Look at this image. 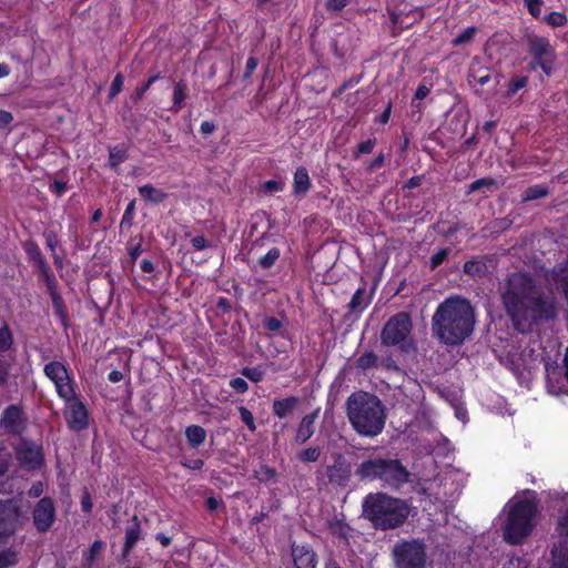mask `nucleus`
<instances>
[{
    "mask_svg": "<svg viewBox=\"0 0 568 568\" xmlns=\"http://www.w3.org/2000/svg\"><path fill=\"white\" fill-rule=\"evenodd\" d=\"M500 298L506 314L520 333L531 324L554 315L552 305L545 300L534 278L527 273H511L500 287Z\"/></svg>",
    "mask_w": 568,
    "mask_h": 568,
    "instance_id": "1",
    "label": "nucleus"
},
{
    "mask_svg": "<svg viewBox=\"0 0 568 568\" xmlns=\"http://www.w3.org/2000/svg\"><path fill=\"white\" fill-rule=\"evenodd\" d=\"M475 323V308L470 302L450 296L437 306L432 317V331L443 344L457 346L471 335Z\"/></svg>",
    "mask_w": 568,
    "mask_h": 568,
    "instance_id": "2",
    "label": "nucleus"
},
{
    "mask_svg": "<svg viewBox=\"0 0 568 568\" xmlns=\"http://www.w3.org/2000/svg\"><path fill=\"white\" fill-rule=\"evenodd\" d=\"M346 416L352 428L363 437H376L385 428L386 407L382 399L369 392L352 393L345 403Z\"/></svg>",
    "mask_w": 568,
    "mask_h": 568,
    "instance_id": "3",
    "label": "nucleus"
},
{
    "mask_svg": "<svg viewBox=\"0 0 568 568\" xmlns=\"http://www.w3.org/2000/svg\"><path fill=\"white\" fill-rule=\"evenodd\" d=\"M408 504L386 493H369L362 504L363 517L378 530H390L402 526L408 518Z\"/></svg>",
    "mask_w": 568,
    "mask_h": 568,
    "instance_id": "4",
    "label": "nucleus"
},
{
    "mask_svg": "<svg viewBox=\"0 0 568 568\" xmlns=\"http://www.w3.org/2000/svg\"><path fill=\"white\" fill-rule=\"evenodd\" d=\"M361 481L379 480L384 487L400 489L410 481L412 473L397 458H367L355 469Z\"/></svg>",
    "mask_w": 568,
    "mask_h": 568,
    "instance_id": "5",
    "label": "nucleus"
},
{
    "mask_svg": "<svg viewBox=\"0 0 568 568\" xmlns=\"http://www.w3.org/2000/svg\"><path fill=\"white\" fill-rule=\"evenodd\" d=\"M507 510L508 517L504 527V539L508 544L516 545L531 532L537 505L531 498H513L507 504Z\"/></svg>",
    "mask_w": 568,
    "mask_h": 568,
    "instance_id": "6",
    "label": "nucleus"
},
{
    "mask_svg": "<svg viewBox=\"0 0 568 568\" xmlns=\"http://www.w3.org/2000/svg\"><path fill=\"white\" fill-rule=\"evenodd\" d=\"M413 323L406 312L390 316L381 331V344L387 347H397L403 353L415 348L412 338Z\"/></svg>",
    "mask_w": 568,
    "mask_h": 568,
    "instance_id": "7",
    "label": "nucleus"
},
{
    "mask_svg": "<svg viewBox=\"0 0 568 568\" xmlns=\"http://www.w3.org/2000/svg\"><path fill=\"white\" fill-rule=\"evenodd\" d=\"M525 42L527 51L532 58L529 63L530 69L537 70L540 68L547 75H550L554 71L557 54L549 39L536 33H527Z\"/></svg>",
    "mask_w": 568,
    "mask_h": 568,
    "instance_id": "8",
    "label": "nucleus"
},
{
    "mask_svg": "<svg viewBox=\"0 0 568 568\" xmlns=\"http://www.w3.org/2000/svg\"><path fill=\"white\" fill-rule=\"evenodd\" d=\"M395 568H425L426 545L423 540H402L393 548Z\"/></svg>",
    "mask_w": 568,
    "mask_h": 568,
    "instance_id": "9",
    "label": "nucleus"
},
{
    "mask_svg": "<svg viewBox=\"0 0 568 568\" xmlns=\"http://www.w3.org/2000/svg\"><path fill=\"white\" fill-rule=\"evenodd\" d=\"M44 375L53 382L58 395L62 399H68L73 396L74 388L72 386L71 377L69 376L67 367L58 361L49 362L43 368Z\"/></svg>",
    "mask_w": 568,
    "mask_h": 568,
    "instance_id": "10",
    "label": "nucleus"
},
{
    "mask_svg": "<svg viewBox=\"0 0 568 568\" xmlns=\"http://www.w3.org/2000/svg\"><path fill=\"white\" fill-rule=\"evenodd\" d=\"M333 463L326 467L328 484L333 487L345 488L352 478V465L341 453L332 455Z\"/></svg>",
    "mask_w": 568,
    "mask_h": 568,
    "instance_id": "11",
    "label": "nucleus"
},
{
    "mask_svg": "<svg viewBox=\"0 0 568 568\" xmlns=\"http://www.w3.org/2000/svg\"><path fill=\"white\" fill-rule=\"evenodd\" d=\"M0 427L10 435H21L27 428V416L20 405L7 406L0 418Z\"/></svg>",
    "mask_w": 568,
    "mask_h": 568,
    "instance_id": "12",
    "label": "nucleus"
},
{
    "mask_svg": "<svg viewBox=\"0 0 568 568\" xmlns=\"http://www.w3.org/2000/svg\"><path fill=\"white\" fill-rule=\"evenodd\" d=\"M64 400L67 403L64 418L69 428L74 432L85 429L88 427V410L85 405L79 399L75 392H73L72 397Z\"/></svg>",
    "mask_w": 568,
    "mask_h": 568,
    "instance_id": "13",
    "label": "nucleus"
},
{
    "mask_svg": "<svg viewBox=\"0 0 568 568\" xmlns=\"http://www.w3.org/2000/svg\"><path fill=\"white\" fill-rule=\"evenodd\" d=\"M19 513L11 500H0V544H6L16 532Z\"/></svg>",
    "mask_w": 568,
    "mask_h": 568,
    "instance_id": "14",
    "label": "nucleus"
},
{
    "mask_svg": "<svg viewBox=\"0 0 568 568\" xmlns=\"http://www.w3.org/2000/svg\"><path fill=\"white\" fill-rule=\"evenodd\" d=\"M55 508L53 501L48 498H41L33 509V524L39 531H47L54 521Z\"/></svg>",
    "mask_w": 568,
    "mask_h": 568,
    "instance_id": "15",
    "label": "nucleus"
},
{
    "mask_svg": "<svg viewBox=\"0 0 568 568\" xmlns=\"http://www.w3.org/2000/svg\"><path fill=\"white\" fill-rule=\"evenodd\" d=\"M291 556L293 566L288 568H316L317 556L315 551L306 545H291Z\"/></svg>",
    "mask_w": 568,
    "mask_h": 568,
    "instance_id": "16",
    "label": "nucleus"
},
{
    "mask_svg": "<svg viewBox=\"0 0 568 568\" xmlns=\"http://www.w3.org/2000/svg\"><path fill=\"white\" fill-rule=\"evenodd\" d=\"M17 459L30 468H37L42 463L41 449L31 442L23 440L16 448Z\"/></svg>",
    "mask_w": 568,
    "mask_h": 568,
    "instance_id": "17",
    "label": "nucleus"
},
{
    "mask_svg": "<svg viewBox=\"0 0 568 568\" xmlns=\"http://www.w3.org/2000/svg\"><path fill=\"white\" fill-rule=\"evenodd\" d=\"M491 80L490 69L485 65L480 58L475 57L468 69L469 84L477 83L481 87L486 85Z\"/></svg>",
    "mask_w": 568,
    "mask_h": 568,
    "instance_id": "18",
    "label": "nucleus"
},
{
    "mask_svg": "<svg viewBox=\"0 0 568 568\" xmlns=\"http://www.w3.org/2000/svg\"><path fill=\"white\" fill-rule=\"evenodd\" d=\"M320 408H316L314 412L305 415L298 424L295 442L298 444H304L315 433V422L318 418Z\"/></svg>",
    "mask_w": 568,
    "mask_h": 568,
    "instance_id": "19",
    "label": "nucleus"
},
{
    "mask_svg": "<svg viewBox=\"0 0 568 568\" xmlns=\"http://www.w3.org/2000/svg\"><path fill=\"white\" fill-rule=\"evenodd\" d=\"M141 539V527L138 517L134 516L132 524L125 529V541L123 546L122 556L125 558L130 551L134 548L136 542Z\"/></svg>",
    "mask_w": 568,
    "mask_h": 568,
    "instance_id": "20",
    "label": "nucleus"
},
{
    "mask_svg": "<svg viewBox=\"0 0 568 568\" xmlns=\"http://www.w3.org/2000/svg\"><path fill=\"white\" fill-rule=\"evenodd\" d=\"M464 273L474 277L483 278L489 273V267L485 257H478L471 261H467L464 264Z\"/></svg>",
    "mask_w": 568,
    "mask_h": 568,
    "instance_id": "21",
    "label": "nucleus"
},
{
    "mask_svg": "<svg viewBox=\"0 0 568 568\" xmlns=\"http://www.w3.org/2000/svg\"><path fill=\"white\" fill-rule=\"evenodd\" d=\"M311 189V179L304 166L296 169L293 180V193L297 196L305 195Z\"/></svg>",
    "mask_w": 568,
    "mask_h": 568,
    "instance_id": "22",
    "label": "nucleus"
},
{
    "mask_svg": "<svg viewBox=\"0 0 568 568\" xmlns=\"http://www.w3.org/2000/svg\"><path fill=\"white\" fill-rule=\"evenodd\" d=\"M298 398L291 396L282 399H275L273 402V414L278 418H285L296 408Z\"/></svg>",
    "mask_w": 568,
    "mask_h": 568,
    "instance_id": "23",
    "label": "nucleus"
},
{
    "mask_svg": "<svg viewBox=\"0 0 568 568\" xmlns=\"http://www.w3.org/2000/svg\"><path fill=\"white\" fill-rule=\"evenodd\" d=\"M379 364V358L377 354L373 351H366L364 352L356 361H355V367L366 373L373 368H377Z\"/></svg>",
    "mask_w": 568,
    "mask_h": 568,
    "instance_id": "24",
    "label": "nucleus"
},
{
    "mask_svg": "<svg viewBox=\"0 0 568 568\" xmlns=\"http://www.w3.org/2000/svg\"><path fill=\"white\" fill-rule=\"evenodd\" d=\"M139 193L144 201H148V202H151L154 204L162 203L168 197V194L164 191H162L160 189H155L151 184L140 186Z\"/></svg>",
    "mask_w": 568,
    "mask_h": 568,
    "instance_id": "25",
    "label": "nucleus"
},
{
    "mask_svg": "<svg viewBox=\"0 0 568 568\" xmlns=\"http://www.w3.org/2000/svg\"><path fill=\"white\" fill-rule=\"evenodd\" d=\"M551 280L556 291L564 294L568 302V271L564 267L554 268Z\"/></svg>",
    "mask_w": 568,
    "mask_h": 568,
    "instance_id": "26",
    "label": "nucleus"
},
{
    "mask_svg": "<svg viewBox=\"0 0 568 568\" xmlns=\"http://www.w3.org/2000/svg\"><path fill=\"white\" fill-rule=\"evenodd\" d=\"M185 437L191 447L197 448L205 442L206 432L199 425H191L185 429Z\"/></svg>",
    "mask_w": 568,
    "mask_h": 568,
    "instance_id": "27",
    "label": "nucleus"
},
{
    "mask_svg": "<svg viewBox=\"0 0 568 568\" xmlns=\"http://www.w3.org/2000/svg\"><path fill=\"white\" fill-rule=\"evenodd\" d=\"M549 194V187L545 184H535L527 187L521 194V202L526 203L529 201L546 197Z\"/></svg>",
    "mask_w": 568,
    "mask_h": 568,
    "instance_id": "28",
    "label": "nucleus"
},
{
    "mask_svg": "<svg viewBox=\"0 0 568 568\" xmlns=\"http://www.w3.org/2000/svg\"><path fill=\"white\" fill-rule=\"evenodd\" d=\"M186 92V83L184 81H179L173 90V105L171 108L172 111L179 112L182 109L183 102L187 97Z\"/></svg>",
    "mask_w": 568,
    "mask_h": 568,
    "instance_id": "29",
    "label": "nucleus"
},
{
    "mask_svg": "<svg viewBox=\"0 0 568 568\" xmlns=\"http://www.w3.org/2000/svg\"><path fill=\"white\" fill-rule=\"evenodd\" d=\"M552 565L550 568H568V549L561 544L555 546L551 550Z\"/></svg>",
    "mask_w": 568,
    "mask_h": 568,
    "instance_id": "30",
    "label": "nucleus"
},
{
    "mask_svg": "<svg viewBox=\"0 0 568 568\" xmlns=\"http://www.w3.org/2000/svg\"><path fill=\"white\" fill-rule=\"evenodd\" d=\"M368 303L369 302L365 296V290L358 288L352 296L347 307L352 313H359L368 305Z\"/></svg>",
    "mask_w": 568,
    "mask_h": 568,
    "instance_id": "31",
    "label": "nucleus"
},
{
    "mask_svg": "<svg viewBox=\"0 0 568 568\" xmlns=\"http://www.w3.org/2000/svg\"><path fill=\"white\" fill-rule=\"evenodd\" d=\"M128 159V151L123 146H114L109 149V165L118 171L119 165Z\"/></svg>",
    "mask_w": 568,
    "mask_h": 568,
    "instance_id": "32",
    "label": "nucleus"
},
{
    "mask_svg": "<svg viewBox=\"0 0 568 568\" xmlns=\"http://www.w3.org/2000/svg\"><path fill=\"white\" fill-rule=\"evenodd\" d=\"M19 562V551L14 547L0 550V568H10Z\"/></svg>",
    "mask_w": 568,
    "mask_h": 568,
    "instance_id": "33",
    "label": "nucleus"
},
{
    "mask_svg": "<svg viewBox=\"0 0 568 568\" xmlns=\"http://www.w3.org/2000/svg\"><path fill=\"white\" fill-rule=\"evenodd\" d=\"M29 257L31 261H33L38 267L39 271L44 270L48 267L45 260L43 258L41 251L39 246L36 243H29L26 248Z\"/></svg>",
    "mask_w": 568,
    "mask_h": 568,
    "instance_id": "34",
    "label": "nucleus"
},
{
    "mask_svg": "<svg viewBox=\"0 0 568 568\" xmlns=\"http://www.w3.org/2000/svg\"><path fill=\"white\" fill-rule=\"evenodd\" d=\"M281 256V251L277 247H272L265 255L261 256L257 261L263 270H268L277 262Z\"/></svg>",
    "mask_w": 568,
    "mask_h": 568,
    "instance_id": "35",
    "label": "nucleus"
},
{
    "mask_svg": "<svg viewBox=\"0 0 568 568\" xmlns=\"http://www.w3.org/2000/svg\"><path fill=\"white\" fill-rule=\"evenodd\" d=\"M496 187H497L496 180H494L491 178H483V179H478L469 184L467 194L477 192L483 189L493 190Z\"/></svg>",
    "mask_w": 568,
    "mask_h": 568,
    "instance_id": "36",
    "label": "nucleus"
},
{
    "mask_svg": "<svg viewBox=\"0 0 568 568\" xmlns=\"http://www.w3.org/2000/svg\"><path fill=\"white\" fill-rule=\"evenodd\" d=\"M565 510L557 525V531L561 537H568V493L564 496Z\"/></svg>",
    "mask_w": 568,
    "mask_h": 568,
    "instance_id": "37",
    "label": "nucleus"
},
{
    "mask_svg": "<svg viewBox=\"0 0 568 568\" xmlns=\"http://www.w3.org/2000/svg\"><path fill=\"white\" fill-rule=\"evenodd\" d=\"M321 456L320 447H307L297 454V458L303 463H315Z\"/></svg>",
    "mask_w": 568,
    "mask_h": 568,
    "instance_id": "38",
    "label": "nucleus"
},
{
    "mask_svg": "<svg viewBox=\"0 0 568 568\" xmlns=\"http://www.w3.org/2000/svg\"><path fill=\"white\" fill-rule=\"evenodd\" d=\"M277 473L275 468L270 467L267 465H261L257 470H255V478L260 481H271L276 477Z\"/></svg>",
    "mask_w": 568,
    "mask_h": 568,
    "instance_id": "39",
    "label": "nucleus"
},
{
    "mask_svg": "<svg viewBox=\"0 0 568 568\" xmlns=\"http://www.w3.org/2000/svg\"><path fill=\"white\" fill-rule=\"evenodd\" d=\"M134 212H135V200L130 201L128 204L124 214L122 216L120 227L123 229H130L133 224L134 219Z\"/></svg>",
    "mask_w": 568,
    "mask_h": 568,
    "instance_id": "40",
    "label": "nucleus"
},
{
    "mask_svg": "<svg viewBox=\"0 0 568 568\" xmlns=\"http://www.w3.org/2000/svg\"><path fill=\"white\" fill-rule=\"evenodd\" d=\"M160 79V74H153L151 75L145 83H143L141 87H138L134 94L132 95V100L134 103H138L144 95V93L149 90V88L158 80Z\"/></svg>",
    "mask_w": 568,
    "mask_h": 568,
    "instance_id": "41",
    "label": "nucleus"
},
{
    "mask_svg": "<svg viewBox=\"0 0 568 568\" xmlns=\"http://www.w3.org/2000/svg\"><path fill=\"white\" fill-rule=\"evenodd\" d=\"M545 21L554 27V28H557V27H562L567 23L568 19L566 17V14L564 12H559V11H554V12H550L548 16L545 17Z\"/></svg>",
    "mask_w": 568,
    "mask_h": 568,
    "instance_id": "42",
    "label": "nucleus"
},
{
    "mask_svg": "<svg viewBox=\"0 0 568 568\" xmlns=\"http://www.w3.org/2000/svg\"><path fill=\"white\" fill-rule=\"evenodd\" d=\"M450 250L448 247L440 248L438 252L432 255L429 260L430 270H436L449 255Z\"/></svg>",
    "mask_w": 568,
    "mask_h": 568,
    "instance_id": "43",
    "label": "nucleus"
},
{
    "mask_svg": "<svg viewBox=\"0 0 568 568\" xmlns=\"http://www.w3.org/2000/svg\"><path fill=\"white\" fill-rule=\"evenodd\" d=\"M241 374L254 383L261 382L264 377L263 371L258 367H244Z\"/></svg>",
    "mask_w": 568,
    "mask_h": 568,
    "instance_id": "44",
    "label": "nucleus"
},
{
    "mask_svg": "<svg viewBox=\"0 0 568 568\" xmlns=\"http://www.w3.org/2000/svg\"><path fill=\"white\" fill-rule=\"evenodd\" d=\"M240 416L242 422L247 426L251 432L256 430L255 420L253 414L244 406L239 407Z\"/></svg>",
    "mask_w": 568,
    "mask_h": 568,
    "instance_id": "45",
    "label": "nucleus"
},
{
    "mask_svg": "<svg viewBox=\"0 0 568 568\" xmlns=\"http://www.w3.org/2000/svg\"><path fill=\"white\" fill-rule=\"evenodd\" d=\"M528 78L527 77H517L513 79L508 84L507 95H513L520 89L527 85Z\"/></svg>",
    "mask_w": 568,
    "mask_h": 568,
    "instance_id": "46",
    "label": "nucleus"
},
{
    "mask_svg": "<svg viewBox=\"0 0 568 568\" xmlns=\"http://www.w3.org/2000/svg\"><path fill=\"white\" fill-rule=\"evenodd\" d=\"M475 28H467L460 34L453 39V44L460 45L470 42L475 36Z\"/></svg>",
    "mask_w": 568,
    "mask_h": 568,
    "instance_id": "47",
    "label": "nucleus"
},
{
    "mask_svg": "<svg viewBox=\"0 0 568 568\" xmlns=\"http://www.w3.org/2000/svg\"><path fill=\"white\" fill-rule=\"evenodd\" d=\"M528 12L534 17L538 18L541 13L542 0H524Z\"/></svg>",
    "mask_w": 568,
    "mask_h": 568,
    "instance_id": "48",
    "label": "nucleus"
},
{
    "mask_svg": "<svg viewBox=\"0 0 568 568\" xmlns=\"http://www.w3.org/2000/svg\"><path fill=\"white\" fill-rule=\"evenodd\" d=\"M103 547H104L103 541H101V540L93 541V544L91 545L90 550H89V556L87 558L89 567L92 566L95 557L102 551Z\"/></svg>",
    "mask_w": 568,
    "mask_h": 568,
    "instance_id": "49",
    "label": "nucleus"
},
{
    "mask_svg": "<svg viewBox=\"0 0 568 568\" xmlns=\"http://www.w3.org/2000/svg\"><path fill=\"white\" fill-rule=\"evenodd\" d=\"M122 87H123V75L121 73H118L114 77V79L111 83V87L109 89V97L111 99L116 97L121 92Z\"/></svg>",
    "mask_w": 568,
    "mask_h": 568,
    "instance_id": "50",
    "label": "nucleus"
},
{
    "mask_svg": "<svg viewBox=\"0 0 568 568\" xmlns=\"http://www.w3.org/2000/svg\"><path fill=\"white\" fill-rule=\"evenodd\" d=\"M331 530L334 535H337V536L346 539L347 535H348L349 527H348V525H346L339 520H336L335 523L331 524Z\"/></svg>",
    "mask_w": 568,
    "mask_h": 568,
    "instance_id": "51",
    "label": "nucleus"
},
{
    "mask_svg": "<svg viewBox=\"0 0 568 568\" xmlns=\"http://www.w3.org/2000/svg\"><path fill=\"white\" fill-rule=\"evenodd\" d=\"M376 144V139H368L366 141L361 142L357 145L356 156L359 154H369L373 152Z\"/></svg>",
    "mask_w": 568,
    "mask_h": 568,
    "instance_id": "52",
    "label": "nucleus"
},
{
    "mask_svg": "<svg viewBox=\"0 0 568 568\" xmlns=\"http://www.w3.org/2000/svg\"><path fill=\"white\" fill-rule=\"evenodd\" d=\"M12 343L11 333L7 326L0 328V351H6Z\"/></svg>",
    "mask_w": 568,
    "mask_h": 568,
    "instance_id": "53",
    "label": "nucleus"
},
{
    "mask_svg": "<svg viewBox=\"0 0 568 568\" xmlns=\"http://www.w3.org/2000/svg\"><path fill=\"white\" fill-rule=\"evenodd\" d=\"M230 386L237 393L244 394L248 389V384L245 379L236 377L230 381Z\"/></svg>",
    "mask_w": 568,
    "mask_h": 568,
    "instance_id": "54",
    "label": "nucleus"
},
{
    "mask_svg": "<svg viewBox=\"0 0 568 568\" xmlns=\"http://www.w3.org/2000/svg\"><path fill=\"white\" fill-rule=\"evenodd\" d=\"M262 190L265 193H274V192L283 190V185H282V183H280L277 181L268 180L263 183Z\"/></svg>",
    "mask_w": 568,
    "mask_h": 568,
    "instance_id": "55",
    "label": "nucleus"
},
{
    "mask_svg": "<svg viewBox=\"0 0 568 568\" xmlns=\"http://www.w3.org/2000/svg\"><path fill=\"white\" fill-rule=\"evenodd\" d=\"M44 237H45L47 247L51 251V253H55V248L59 244V240H58V236L55 235V233L47 232L44 234Z\"/></svg>",
    "mask_w": 568,
    "mask_h": 568,
    "instance_id": "56",
    "label": "nucleus"
},
{
    "mask_svg": "<svg viewBox=\"0 0 568 568\" xmlns=\"http://www.w3.org/2000/svg\"><path fill=\"white\" fill-rule=\"evenodd\" d=\"M282 322L276 317H267L264 321V327L270 332H277L282 328Z\"/></svg>",
    "mask_w": 568,
    "mask_h": 568,
    "instance_id": "57",
    "label": "nucleus"
},
{
    "mask_svg": "<svg viewBox=\"0 0 568 568\" xmlns=\"http://www.w3.org/2000/svg\"><path fill=\"white\" fill-rule=\"evenodd\" d=\"M258 64V61L256 58L254 57H250L246 61V65H245V71H244V74H243V79L246 80L251 77V74L254 72V70L256 69Z\"/></svg>",
    "mask_w": 568,
    "mask_h": 568,
    "instance_id": "58",
    "label": "nucleus"
},
{
    "mask_svg": "<svg viewBox=\"0 0 568 568\" xmlns=\"http://www.w3.org/2000/svg\"><path fill=\"white\" fill-rule=\"evenodd\" d=\"M40 274L43 276L49 290L51 292H54V288H55V278L54 276L50 273V270H49V266L45 267L44 270H41L39 271Z\"/></svg>",
    "mask_w": 568,
    "mask_h": 568,
    "instance_id": "59",
    "label": "nucleus"
},
{
    "mask_svg": "<svg viewBox=\"0 0 568 568\" xmlns=\"http://www.w3.org/2000/svg\"><path fill=\"white\" fill-rule=\"evenodd\" d=\"M67 190V183L63 181L54 180L50 184V191L55 193L57 195H62Z\"/></svg>",
    "mask_w": 568,
    "mask_h": 568,
    "instance_id": "60",
    "label": "nucleus"
},
{
    "mask_svg": "<svg viewBox=\"0 0 568 568\" xmlns=\"http://www.w3.org/2000/svg\"><path fill=\"white\" fill-rule=\"evenodd\" d=\"M191 244L195 251H203L209 247V243L204 236H195L191 240Z\"/></svg>",
    "mask_w": 568,
    "mask_h": 568,
    "instance_id": "61",
    "label": "nucleus"
},
{
    "mask_svg": "<svg viewBox=\"0 0 568 568\" xmlns=\"http://www.w3.org/2000/svg\"><path fill=\"white\" fill-rule=\"evenodd\" d=\"M181 464L185 468H189L192 470H200L203 467L204 462L202 459L197 458V459H191V460H182Z\"/></svg>",
    "mask_w": 568,
    "mask_h": 568,
    "instance_id": "62",
    "label": "nucleus"
},
{
    "mask_svg": "<svg viewBox=\"0 0 568 568\" xmlns=\"http://www.w3.org/2000/svg\"><path fill=\"white\" fill-rule=\"evenodd\" d=\"M13 121V115L11 112L6 110H0V129H4Z\"/></svg>",
    "mask_w": 568,
    "mask_h": 568,
    "instance_id": "63",
    "label": "nucleus"
},
{
    "mask_svg": "<svg viewBox=\"0 0 568 568\" xmlns=\"http://www.w3.org/2000/svg\"><path fill=\"white\" fill-rule=\"evenodd\" d=\"M378 366H382L386 369H393V371H398V365L396 364V362L393 359L392 356H386V357H383L381 361H379V364Z\"/></svg>",
    "mask_w": 568,
    "mask_h": 568,
    "instance_id": "64",
    "label": "nucleus"
}]
</instances>
